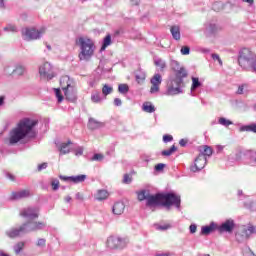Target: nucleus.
I'll use <instances>...</instances> for the list:
<instances>
[{
	"instance_id": "obj_1",
	"label": "nucleus",
	"mask_w": 256,
	"mask_h": 256,
	"mask_svg": "<svg viewBox=\"0 0 256 256\" xmlns=\"http://www.w3.org/2000/svg\"><path fill=\"white\" fill-rule=\"evenodd\" d=\"M138 201H146L147 207L162 206L166 207L169 211L171 207H176V209H181V196L176 195L175 193H158L152 195L149 190H141L137 193Z\"/></svg>"
},
{
	"instance_id": "obj_2",
	"label": "nucleus",
	"mask_w": 256,
	"mask_h": 256,
	"mask_svg": "<svg viewBox=\"0 0 256 256\" xmlns=\"http://www.w3.org/2000/svg\"><path fill=\"white\" fill-rule=\"evenodd\" d=\"M38 124L39 120L35 118H22L18 126L10 132V145H15L16 143H19V141H21V139H25V137H30L31 139H33V137H36L37 132H35L34 128Z\"/></svg>"
},
{
	"instance_id": "obj_3",
	"label": "nucleus",
	"mask_w": 256,
	"mask_h": 256,
	"mask_svg": "<svg viewBox=\"0 0 256 256\" xmlns=\"http://www.w3.org/2000/svg\"><path fill=\"white\" fill-rule=\"evenodd\" d=\"M238 63L243 69H251L253 73H256V54L249 48H243L240 50Z\"/></svg>"
},
{
	"instance_id": "obj_4",
	"label": "nucleus",
	"mask_w": 256,
	"mask_h": 256,
	"mask_svg": "<svg viewBox=\"0 0 256 256\" xmlns=\"http://www.w3.org/2000/svg\"><path fill=\"white\" fill-rule=\"evenodd\" d=\"M80 53L78 55L80 61H89L95 53V42L87 37H80L78 39Z\"/></svg>"
},
{
	"instance_id": "obj_5",
	"label": "nucleus",
	"mask_w": 256,
	"mask_h": 256,
	"mask_svg": "<svg viewBox=\"0 0 256 256\" xmlns=\"http://www.w3.org/2000/svg\"><path fill=\"white\" fill-rule=\"evenodd\" d=\"M60 85L67 101H71L72 103L77 101V91L75 87L69 83V76H63L60 79Z\"/></svg>"
},
{
	"instance_id": "obj_6",
	"label": "nucleus",
	"mask_w": 256,
	"mask_h": 256,
	"mask_svg": "<svg viewBox=\"0 0 256 256\" xmlns=\"http://www.w3.org/2000/svg\"><path fill=\"white\" fill-rule=\"evenodd\" d=\"M181 85H183V80L181 78L170 77L167 82L166 95L173 96L183 93Z\"/></svg>"
},
{
	"instance_id": "obj_7",
	"label": "nucleus",
	"mask_w": 256,
	"mask_h": 256,
	"mask_svg": "<svg viewBox=\"0 0 256 256\" xmlns=\"http://www.w3.org/2000/svg\"><path fill=\"white\" fill-rule=\"evenodd\" d=\"M45 28H23L22 29V37L24 41H35L37 39H41L43 35H45Z\"/></svg>"
},
{
	"instance_id": "obj_8",
	"label": "nucleus",
	"mask_w": 256,
	"mask_h": 256,
	"mask_svg": "<svg viewBox=\"0 0 256 256\" xmlns=\"http://www.w3.org/2000/svg\"><path fill=\"white\" fill-rule=\"evenodd\" d=\"M253 233H256V226H248V228L245 226L239 227L235 234L236 241L238 243H245Z\"/></svg>"
},
{
	"instance_id": "obj_9",
	"label": "nucleus",
	"mask_w": 256,
	"mask_h": 256,
	"mask_svg": "<svg viewBox=\"0 0 256 256\" xmlns=\"http://www.w3.org/2000/svg\"><path fill=\"white\" fill-rule=\"evenodd\" d=\"M129 241L126 238H121L117 236H110L107 239L108 249H125Z\"/></svg>"
},
{
	"instance_id": "obj_10",
	"label": "nucleus",
	"mask_w": 256,
	"mask_h": 256,
	"mask_svg": "<svg viewBox=\"0 0 256 256\" xmlns=\"http://www.w3.org/2000/svg\"><path fill=\"white\" fill-rule=\"evenodd\" d=\"M39 75L41 79H47V81H51L55 75L53 74V66L49 62H44L39 67Z\"/></svg>"
},
{
	"instance_id": "obj_11",
	"label": "nucleus",
	"mask_w": 256,
	"mask_h": 256,
	"mask_svg": "<svg viewBox=\"0 0 256 256\" xmlns=\"http://www.w3.org/2000/svg\"><path fill=\"white\" fill-rule=\"evenodd\" d=\"M23 227H25L26 233H32L35 231H41L47 227V224L45 222H37L33 220H29L28 222L22 224Z\"/></svg>"
},
{
	"instance_id": "obj_12",
	"label": "nucleus",
	"mask_w": 256,
	"mask_h": 256,
	"mask_svg": "<svg viewBox=\"0 0 256 256\" xmlns=\"http://www.w3.org/2000/svg\"><path fill=\"white\" fill-rule=\"evenodd\" d=\"M205 165H207V157H205L203 154H199L198 157L194 160V165L190 166V171L197 173V171L205 169Z\"/></svg>"
},
{
	"instance_id": "obj_13",
	"label": "nucleus",
	"mask_w": 256,
	"mask_h": 256,
	"mask_svg": "<svg viewBox=\"0 0 256 256\" xmlns=\"http://www.w3.org/2000/svg\"><path fill=\"white\" fill-rule=\"evenodd\" d=\"M21 217H24L25 219H29V221H33V219L39 218V209L34 207H28L23 209L20 212Z\"/></svg>"
},
{
	"instance_id": "obj_14",
	"label": "nucleus",
	"mask_w": 256,
	"mask_h": 256,
	"mask_svg": "<svg viewBox=\"0 0 256 256\" xmlns=\"http://www.w3.org/2000/svg\"><path fill=\"white\" fill-rule=\"evenodd\" d=\"M233 229H235V220L233 219H227L222 225L217 226L219 233H233Z\"/></svg>"
},
{
	"instance_id": "obj_15",
	"label": "nucleus",
	"mask_w": 256,
	"mask_h": 256,
	"mask_svg": "<svg viewBox=\"0 0 256 256\" xmlns=\"http://www.w3.org/2000/svg\"><path fill=\"white\" fill-rule=\"evenodd\" d=\"M150 83L152 85L150 88V93H159V87H161V83H163V78L161 77V74H154V76L150 80Z\"/></svg>"
},
{
	"instance_id": "obj_16",
	"label": "nucleus",
	"mask_w": 256,
	"mask_h": 256,
	"mask_svg": "<svg viewBox=\"0 0 256 256\" xmlns=\"http://www.w3.org/2000/svg\"><path fill=\"white\" fill-rule=\"evenodd\" d=\"M25 226L23 224L18 228H11L10 230L6 231L7 237L10 239H15L16 237H21V235H26Z\"/></svg>"
},
{
	"instance_id": "obj_17",
	"label": "nucleus",
	"mask_w": 256,
	"mask_h": 256,
	"mask_svg": "<svg viewBox=\"0 0 256 256\" xmlns=\"http://www.w3.org/2000/svg\"><path fill=\"white\" fill-rule=\"evenodd\" d=\"M219 31V27L215 23L207 22L204 25V35L206 37H211V35H215Z\"/></svg>"
},
{
	"instance_id": "obj_18",
	"label": "nucleus",
	"mask_w": 256,
	"mask_h": 256,
	"mask_svg": "<svg viewBox=\"0 0 256 256\" xmlns=\"http://www.w3.org/2000/svg\"><path fill=\"white\" fill-rule=\"evenodd\" d=\"M31 192L29 190H20L17 192H12L11 199L14 201H17L19 199H27V197H30Z\"/></svg>"
},
{
	"instance_id": "obj_19",
	"label": "nucleus",
	"mask_w": 256,
	"mask_h": 256,
	"mask_svg": "<svg viewBox=\"0 0 256 256\" xmlns=\"http://www.w3.org/2000/svg\"><path fill=\"white\" fill-rule=\"evenodd\" d=\"M72 142L69 140L68 142H63L57 145L58 151L60 152V155H67L71 153V148L69 145H71Z\"/></svg>"
},
{
	"instance_id": "obj_20",
	"label": "nucleus",
	"mask_w": 256,
	"mask_h": 256,
	"mask_svg": "<svg viewBox=\"0 0 256 256\" xmlns=\"http://www.w3.org/2000/svg\"><path fill=\"white\" fill-rule=\"evenodd\" d=\"M217 224H215V222L210 223V225L208 226H202L201 228V232L200 235H211V233H213V231H215V229H217Z\"/></svg>"
},
{
	"instance_id": "obj_21",
	"label": "nucleus",
	"mask_w": 256,
	"mask_h": 256,
	"mask_svg": "<svg viewBox=\"0 0 256 256\" xmlns=\"http://www.w3.org/2000/svg\"><path fill=\"white\" fill-rule=\"evenodd\" d=\"M125 211V204L123 202H116L113 205L112 212L114 215H123V212Z\"/></svg>"
},
{
	"instance_id": "obj_22",
	"label": "nucleus",
	"mask_w": 256,
	"mask_h": 256,
	"mask_svg": "<svg viewBox=\"0 0 256 256\" xmlns=\"http://www.w3.org/2000/svg\"><path fill=\"white\" fill-rule=\"evenodd\" d=\"M240 133H256V123H251L248 125H242L239 128Z\"/></svg>"
},
{
	"instance_id": "obj_23",
	"label": "nucleus",
	"mask_w": 256,
	"mask_h": 256,
	"mask_svg": "<svg viewBox=\"0 0 256 256\" xmlns=\"http://www.w3.org/2000/svg\"><path fill=\"white\" fill-rule=\"evenodd\" d=\"M103 125V122H99L95 120V118H90L88 121V129H91V131H95V129H101Z\"/></svg>"
},
{
	"instance_id": "obj_24",
	"label": "nucleus",
	"mask_w": 256,
	"mask_h": 256,
	"mask_svg": "<svg viewBox=\"0 0 256 256\" xmlns=\"http://www.w3.org/2000/svg\"><path fill=\"white\" fill-rule=\"evenodd\" d=\"M171 35L175 41H179L181 39V28L179 26L174 25L170 28Z\"/></svg>"
},
{
	"instance_id": "obj_25",
	"label": "nucleus",
	"mask_w": 256,
	"mask_h": 256,
	"mask_svg": "<svg viewBox=\"0 0 256 256\" xmlns=\"http://www.w3.org/2000/svg\"><path fill=\"white\" fill-rule=\"evenodd\" d=\"M26 68L25 66L18 64L14 67V75L16 77H23L25 75Z\"/></svg>"
},
{
	"instance_id": "obj_26",
	"label": "nucleus",
	"mask_w": 256,
	"mask_h": 256,
	"mask_svg": "<svg viewBox=\"0 0 256 256\" xmlns=\"http://www.w3.org/2000/svg\"><path fill=\"white\" fill-rule=\"evenodd\" d=\"M87 179V175L81 174L77 176H69V181L72 183H83Z\"/></svg>"
},
{
	"instance_id": "obj_27",
	"label": "nucleus",
	"mask_w": 256,
	"mask_h": 256,
	"mask_svg": "<svg viewBox=\"0 0 256 256\" xmlns=\"http://www.w3.org/2000/svg\"><path fill=\"white\" fill-rule=\"evenodd\" d=\"M175 73H176V76H174V78L181 79L182 81L188 75L187 70L184 67H181L180 69L176 70Z\"/></svg>"
},
{
	"instance_id": "obj_28",
	"label": "nucleus",
	"mask_w": 256,
	"mask_h": 256,
	"mask_svg": "<svg viewBox=\"0 0 256 256\" xmlns=\"http://www.w3.org/2000/svg\"><path fill=\"white\" fill-rule=\"evenodd\" d=\"M108 197L109 192H107V190H98L95 199H97V201H105Z\"/></svg>"
},
{
	"instance_id": "obj_29",
	"label": "nucleus",
	"mask_w": 256,
	"mask_h": 256,
	"mask_svg": "<svg viewBox=\"0 0 256 256\" xmlns=\"http://www.w3.org/2000/svg\"><path fill=\"white\" fill-rule=\"evenodd\" d=\"M142 110L145 113H155V106L151 102H144L142 105Z\"/></svg>"
},
{
	"instance_id": "obj_30",
	"label": "nucleus",
	"mask_w": 256,
	"mask_h": 256,
	"mask_svg": "<svg viewBox=\"0 0 256 256\" xmlns=\"http://www.w3.org/2000/svg\"><path fill=\"white\" fill-rule=\"evenodd\" d=\"M154 65L156 67H159L160 71H164L165 68L167 67V62H165V60H163L161 58H155L154 59Z\"/></svg>"
},
{
	"instance_id": "obj_31",
	"label": "nucleus",
	"mask_w": 256,
	"mask_h": 256,
	"mask_svg": "<svg viewBox=\"0 0 256 256\" xmlns=\"http://www.w3.org/2000/svg\"><path fill=\"white\" fill-rule=\"evenodd\" d=\"M200 155H204V157H211V155H213V149L205 145L203 146V150H200Z\"/></svg>"
},
{
	"instance_id": "obj_32",
	"label": "nucleus",
	"mask_w": 256,
	"mask_h": 256,
	"mask_svg": "<svg viewBox=\"0 0 256 256\" xmlns=\"http://www.w3.org/2000/svg\"><path fill=\"white\" fill-rule=\"evenodd\" d=\"M113 93V86H110L109 84H104L102 87V95L107 97V95H111Z\"/></svg>"
},
{
	"instance_id": "obj_33",
	"label": "nucleus",
	"mask_w": 256,
	"mask_h": 256,
	"mask_svg": "<svg viewBox=\"0 0 256 256\" xmlns=\"http://www.w3.org/2000/svg\"><path fill=\"white\" fill-rule=\"evenodd\" d=\"M14 252L16 255H19V253H21V251H23V249H25V242H18L14 245L13 247Z\"/></svg>"
},
{
	"instance_id": "obj_34",
	"label": "nucleus",
	"mask_w": 256,
	"mask_h": 256,
	"mask_svg": "<svg viewBox=\"0 0 256 256\" xmlns=\"http://www.w3.org/2000/svg\"><path fill=\"white\" fill-rule=\"evenodd\" d=\"M4 75L6 77H13V75H15V67H13V66H6L4 68Z\"/></svg>"
},
{
	"instance_id": "obj_35",
	"label": "nucleus",
	"mask_w": 256,
	"mask_h": 256,
	"mask_svg": "<svg viewBox=\"0 0 256 256\" xmlns=\"http://www.w3.org/2000/svg\"><path fill=\"white\" fill-rule=\"evenodd\" d=\"M201 82L199 81V78L197 77H192V86H191V91H195L196 89H199L201 87Z\"/></svg>"
},
{
	"instance_id": "obj_36",
	"label": "nucleus",
	"mask_w": 256,
	"mask_h": 256,
	"mask_svg": "<svg viewBox=\"0 0 256 256\" xmlns=\"http://www.w3.org/2000/svg\"><path fill=\"white\" fill-rule=\"evenodd\" d=\"M219 125H222L223 127H229V125H233V121L228 120L225 117H221L218 119Z\"/></svg>"
},
{
	"instance_id": "obj_37",
	"label": "nucleus",
	"mask_w": 256,
	"mask_h": 256,
	"mask_svg": "<svg viewBox=\"0 0 256 256\" xmlns=\"http://www.w3.org/2000/svg\"><path fill=\"white\" fill-rule=\"evenodd\" d=\"M4 31H6V33H17L18 29L15 24H7L4 27Z\"/></svg>"
},
{
	"instance_id": "obj_38",
	"label": "nucleus",
	"mask_w": 256,
	"mask_h": 256,
	"mask_svg": "<svg viewBox=\"0 0 256 256\" xmlns=\"http://www.w3.org/2000/svg\"><path fill=\"white\" fill-rule=\"evenodd\" d=\"M109 45H111V36L110 34H108L104 40H103V44L101 47V51H105V49H107V47H109Z\"/></svg>"
},
{
	"instance_id": "obj_39",
	"label": "nucleus",
	"mask_w": 256,
	"mask_h": 256,
	"mask_svg": "<svg viewBox=\"0 0 256 256\" xmlns=\"http://www.w3.org/2000/svg\"><path fill=\"white\" fill-rule=\"evenodd\" d=\"M175 151H177V148L175 147V145H173V146H171L170 149L163 150L162 155H163V157H171V155H173V153H175Z\"/></svg>"
},
{
	"instance_id": "obj_40",
	"label": "nucleus",
	"mask_w": 256,
	"mask_h": 256,
	"mask_svg": "<svg viewBox=\"0 0 256 256\" xmlns=\"http://www.w3.org/2000/svg\"><path fill=\"white\" fill-rule=\"evenodd\" d=\"M118 91L122 95H125L126 93H129V86L127 84H120L118 86Z\"/></svg>"
},
{
	"instance_id": "obj_41",
	"label": "nucleus",
	"mask_w": 256,
	"mask_h": 256,
	"mask_svg": "<svg viewBox=\"0 0 256 256\" xmlns=\"http://www.w3.org/2000/svg\"><path fill=\"white\" fill-rule=\"evenodd\" d=\"M91 101L93 103H101L102 99H101V94L96 92V93H93L91 95Z\"/></svg>"
},
{
	"instance_id": "obj_42",
	"label": "nucleus",
	"mask_w": 256,
	"mask_h": 256,
	"mask_svg": "<svg viewBox=\"0 0 256 256\" xmlns=\"http://www.w3.org/2000/svg\"><path fill=\"white\" fill-rule=\"evenodd\" d=\"M50 185H51L53 191H57V189H59V180L52 178Z\"/></svg>"
},
{
	"instance_id": "obj_43",
	"label": "nucleus",
	"mask_w": 256,
	"mask_h": 256,
	"mask_svg": "<svg viewBox=\"0 0 256 256\" xmlns=\"http://www.w3.org/2000/svg\"><path fill=\"white\" fill-rule=\"evenodd\" d=\"M55 96L58 99V103H61L63 101V94H61V89L55 88Z\"/></svg>"
},
{
	"instance_id": "obj_44",
	"label": "nucleus",
	"mask_w": 256,
	"mask_h": 256,
	"mask_svg": "<svg viewBox=\"0 0 256 256\" xmlns=\"http://www.w3.org/2000/svg\"><path fill=\"white\" fill-rule=\"evenodd\" d=\"M249 87V84H242L238 86L237 95H243L245 89Z\"/></svg>"
},
{
	"instance_id": "obj_45",
	"label": "nucleus",
	"mask_w": 256,
	"mask_h": 256,
	"mask_svg": "<svg viewBox=\"0 0 256 256\" xmlns=\"http://www.w3.org/2000/svg\"><path fill=\"white\" fill-rule=\"evenodd\" d=\"M212 9H213V11H221V9H223V3H221V2H215V3L212 5Z\"/></svg>"
},
{
	"instance_id": "obj_46",
	"label": "nucleus",
	"mask_w": 256,
	"mask_h": 256,
	"mask_svg": "<svg viewBox=\"0 0 256 256\" xmlns=\"http://www.w3.org/2000/svg\"><path fill=\"white\" fill-rule=\"evenodd\" d=\"M132 181L133 179L131 178V176H129V174H124L122 183H124L125 185H129Z\"/></svg>"
},
{
	"instance_id": "obj_47",
	"label": "nucleus",
	"mask_w": 256,
	"mask_h": 256,
	"mask_svg": "<svg viewBox=\"0 0 256 256\" xmlns=\"http://www.w3.org/2000/svg\"><path fill=\"white\" fill-rule=\"evenodd\" d=\"M180 53L181 55H189V53H191V48H189V46H183Z\"/></svg>"
},
{
	"instance_id": "obj_48",
	"label": "nucleus",
	"mask_w": 256,
	"mask_h": 256,
	"mask_svg": "<svg viewBox=\"0 0 256 256\" xmlns=\"http://www.w3.org/2000/svg\"><path fill=\"white\" fill-rule=\"evenodd\" d=\"M171 67H172L173 71H175V72L178 71L179 69H181L179 62L176 60L171 62Z\"/></svg>"
},
{
	"instance_id": "obj_49",
	"label": "nucleus",
	"mask_w": 256,
	"mask_h": 256,
	"mask_svg": "<svg viewBox=\"0 0 256 256\" xmlns=\"http://www.w3.org/2000/svg\"><path fill=\"white\" fill-rule=\"evenodd\" d=\"M213 61H218L219 65H223V60H221V57H219V54H212L211 55Z\"/></svg>"
},
{
	"instance_id": "obj_50",
	"label": "nucleus",
	"mask_w": 256,
	"mask_h": 256,
	"mask_svg": "<svg viewBox=\"0 0 256 256\" xmlns=\"http://www.w3.org/2000/svg\"><path fill=\"white\" fill-rule=\"evenodd\" d=\"M104 158L105 156H103V154H94L92 161H103Z\"/></svg>"
},
{
	"instance_id": "obj_51",
	"label": "nucleus",
	"mask_w": 256,
	"mask_h": 256,
	"mask_svg": "<svg viewBox=\"0 0 256 256\" xmlns=\"http://www.w3.org/2000/svg\"><path fill=\"white\" fill-rule=\"evenodd\" d=\"M157 229H159V231H167V229H171V225L170 224L159 225Z\"/></svg>"
},
{
	"instance_id": "obj_52",
	"label": "nucleus",
	"mask_w": 256,
	"mask_h": 256,
	"mask_svg": "<svg viewBox=\"0 0 256 256\" xmlns=\"http://www.w3.org/2000/svg\"><path fill=\"white\" fill-rule=\"evenodd\" d=\"M141 159L144 163H149L151 161V156L149 154H143L141 155Z\"/></svg>"
},
{
	"instance_id": "obj_53",
	"label": "nucleus",
	"mask_w": 256,
	"mask_h": 256,
	"mask_svg": "<svg viewBox=\"0 0 256 256\" xmlns=\"http://www.w3.org/2000/svg\"><path fill=\"white\" fill-rule=\"evenodd\" d=\"M130 7H139L141 5V0H130Z\"/></svg>"
},
{
	"instance_id": "obj_54",
	"label": "nucleus",
	"mask_w": 256,
	"mask_h": 256,
	"mask_svg": "<svg viewBox=\"0 0 256 256\" xmlns=\"http://www.w3.org/2000/svg\"><path fill=\"white\" fill-rule=\"evenodd\" d=\"M163 141H164V143H169V142L173 141V136L166 134L163 136Z\"/></svg>"
},
{
	"instance_id": "obj_55",
	"label": "nucleus",
	"mask_w": 256,
	"mask_h": 256,
	"mask_svg": "<svg viewBox=\"0 0 256 256\" xmlns=\"http://www.w3.org/2000/svg\"><path fill=\"white\" fill-rule=\"evenodd\" d=\"M165 169V164L159 163L155 166V171H163Z\"/></svg>"
},
{
	"instance_id": "obj_56",
	"label": "nucleus",
	"mask_w": 256,
	"mask_h": 256,
	"mask_svg": "<svg viewBox=\"0 0 256 256\" xmlns=\"http://www.w3.org/2000/svg\"><path fill=\"white\" fill-rule=\"evenodd\" d=\"M114 105H115L116 107H121V105H123V102L121 101L120 98H115V99H114Z\"/></svg>"
},
{
	"instance_id": "obj_57",
	"label": "nucleus",
	"mask_w": 256,
	"mask_h": 256,
	"mask_svg": "<svg viewBox=\"0 0 256 256\" xmlns=\"http://www.w3.org/2000/svg\"><path fill=\"white\" fill-rule=\"evenodd\" d=\"M45 243H46L45 239L40 238V239H38L37 246L38 247H45Z\"/></svg>"
},
{
	"instance_id": "obj_58",
	"label": "nucleus",
	"mask_w": 256,
	"mask_h": 256,
	"mask_svg": "<svg viewBox=\"0 0 256 256\" xmlns=\"http://www.w3.org/2000/svg\"><path fill=\"white\" fill-rule=\"evenodd\" d=\"M190 233L193 234V233H197V225L195 224H191L190 227Z\"/></svg>"
},
{
	"instance_id": "obj_59",
	"label": "nucleus",
	"mask_w": 256,
	"mask_h": 256,
	"mask_svg": "<svg viewBox=\"0 0 256 256\" xmlns=\"http://www.w3.org/2000/svg\"><path fill=\"white\" fill-rule=\"evenodd\" d=\"M136 81H138V83L140 81H145V74L140 75H136Z\"/></svg>"
},
{
	"instance_id": "obj_60",
	"label": "nucleus",
	"mask_w": 256,
	"mask_h": 256,
	"mask_svg": "<svg viewBox=\"0 0 256 256\" xmlns=\"http://www.w3.org/2000/svg\"><path fill=\"white\" fill-rule=\"evenodd\" d=\"M47 167V162L38 165V171H43Z\"/></svg>"
},
{
	"instance_id": "obj_61",
	"label": "nucleus",
	"mask_w": 256,
	"mask_h": 256,
	"mask_svg": "<svg viewBox=\"0 0 256 256\" xmlns=\"http://www.w3.org/2000/svg\"><path fill=\"white\" fill-rule=\"evenodd\" d=\"M242 3H247L249 7H252L253 3H255V0H242Z\"/></svg>"
},
{
	"instance_id": "obj_62",
	"label": "nucleus",
	"mask_w": 256,
	"mask_h": 256,
	"mask_svg": "<svg viewBox=\"0 0 256 256\" xmlns=\"http://www.w3.org/2000/svg\"><path fill=\"white\" fill-rule=\"evenodd\" d=\"M179 145H180V147H185L187 145V140L186 139H181L179 141Z\"/></svg>"
},
{
	"instance_id": "obj_63",
	"label": "nucleus",
	"mask_w": 256,
	"mask_h": 256,
	"mask_svg": "<svg viewBox=\"0 0 256 256\" xmlns=\"http://www.w3.org/2000/svg\"><path fill=\"white\" fill-rule=\"evenodd\" d=\"M76 155H83V148L79 147V148L76 150Z\"/></svg>"
},
{
	"instance_id": "obj_64",
	"label": "nucleus",
	"mask_w": 256,
	"mask_h": 256,
	"mask_svg": "<svg viewBox=\"0 0 256 256\" xmlns=\"http://www.w3.org/2000/svg\"><path fill=\"white\" fill-rule=\"evenodd\" d=\"M76 199H78L79 201H82V199H83V195H81V193H77L76 194Z\"/></svg>"
}]
</instances>
